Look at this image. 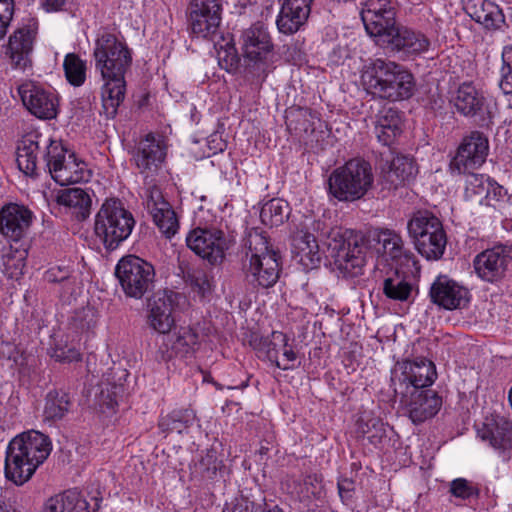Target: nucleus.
I'll return each mask as SVG.
<instances>
[{
  "label": "nucleus",
  "instance_id": "nucleus-17",
  "mask_svg": "<svg viewBox=\"0 0 512 512\" xmlns=\"http://www.w3.org/2000/svg\"><path fill=\"white\" fill-rule=\"evenodd\" d=\"M452 103L458 113L474 118L479 126H488L492 123L489 105L472 83L461 84L452 97Z\"/></svg>",
  "mask_w": 512,
  "mask_h": 512
},
{
  "label": "nucleus",
  "instance_id": "nucleus-3",
  "mask_svg": "<svg viewBox=\"0 0 512 512\" xmlns=\"http://www.w3.org/2000/svg\"><path fill=\"white\" fill-rule=\"evenodd\" d=\"M95 67L100 72L104 85L102 105L108 118H114L125 99V75L132 65V51L124 41L110 32L101 33L93 51Z\"/></svg>",
  "mask_w": 512,
  "mask_h": 512
},
{
  "label": "nucleus",
  "instance_id": "nucleus-50",
  "mask_svg": "<svg viewBox=\"0 0 512 512\" xmlns=\"http://www.w3.org/2000/svg\"><path fill=\"white\" fill-rule=\"evenodd\" d=\"M503 67L500 88L505 94H512V46L506 47L502 53Z\"/></svg>",
  "mask_w": 512,
  "mask_h": 512
},
{
  "label": "nucleus",
  "instance_id": "nucleus-51",
  "mask_svg": "<svg viewBox=\"0 0 512 512\" xmlns=\"http://www.w3.org/2000/svg\"><path fill=\"white\" fill-rule=\"evenodd\" d=\"M188 10L195 16H201V13H214L222 16V3L221 0H190Z\"/></svg>",
  "mask_w": 512,
  "mask_h": 512
},
{
  "label": "nucleus",
  "instance_id": "nucleus-57",
  "mask_svg": "<svg viewBox=\"0 0 512 512\" xmlns=\"http://www.w3.org/2000/svg\"><path fill=\"white\" fill-rule=\"evenodd\" d=\"M13 11L12 0H0V23L9 26L13 16Z\"/></svg>",
  "mask_w": 512,
  "mask_h": 512
},
{
  "label": "nucleus",
  "instance_id": "nucleus-13",
  "mask_svg": "<svg viewBox=\"0 0 512 512\" xmlns=\"http://www.w3.org/2000/svg\"><path fill=\"white\" fill-rule=\"evenodd\" d=\"M436 377L434 363L426 358H417L396 364L391 373V386L394 395L405 397L410 391L427 390Z\"/></svg>",
  "mask_w": 512,
  "mask_h": 512
},
{
  "label": "nucleus",
  "instance_id": "nucleus-12",
  "mask_svg": "<svg viewBox=\"0 0 512 512\" xmlns=\"http://www.w3.org/2000/svg\"><path fill=\"white\" fill-rule=\"evenodd\" d=\"M115 276L124 294L137 300L152 292L156 284L154 266L135 255L124 256L118 261Z\"/></svg>",
  "mask_w": 512,
  "mask_h": 512
},
{
  "label": "nucleus",
  "instance_id": "nucleus-9",
  "mask_svg": "<svg viewBox=\"0 0 512 512\" xmlns=\"http://www.w3.org/2000/svg\"><path fill=\"white\" fill-rule=\"evenodd\" d=\"M373 182L370 163L361 158H353L330 174L328 189L338 201L354 202L365 197Z\"/></svg>",
  "mask_w": 512,
  "mask_h": 512
},
{
  "label": "nucleus",
  "instance_id": "nucleus-16",
  "mask_svg": "<svg viewBox=\"0 0 512 512\" xmlns=\"http://www.w3.org/2000/svg\"><path fill=\"white\" fill-rule=\"evenodd\" d=\"M511 261L512 246L499 244L477 254L473 260V267L480 279L496 283L504 278Z\"/></svg>",
  "mask_w": 512,
  "mask_h": 512
},
{
  "label": "nucleus",
  "instance_id": "nucleus-19",
  "mask_svg": "<svg viewBox=\"0 0 512 512\" xmlns=\"http://www.w3.org/2000/svg\"><path fill=\"white\" fill-rule=\"evenodd\" d=\"M181 298V294L171 290L156 292L148 304L149 326L161 334L169 333L175 322L172 313Z\"/></svg>",
  "mask_w": 512,
  "mask_h": 512
},
{
  "label": "nucleus",
  "instance_id": "nucleus-63",
  "mask_svg": "<svg viewBox=\"0 0 512 512\" xmlns=\"http://www.w3.org/2000/svg\"><path fill=\"white\" fill-rule=\"evenodd\" d=\"M0 512H18L11 503H0Z\"/></svg>",
  "mask_w": 512,
  "mask_h": 512
},
{
  "label": "nucleus",
  "instance_id": "nucleus-56",
  "mask_svg": "<svg viewBox=\"0 0 512 512\" xmlns=\"http://www.w3.org/2000/svg\"><path fill=\"white\" fill-rule=\"evenodd\" d=\"M489 194L485 195L484 199L486 205H492L491 201L503 200L507 194V191L500 186L496 181L490 180Z\"/></svg>",
  "mask_w": 512,
  "mask_h": 512
},
{
  "label": "nucleus",
  "instance_id": "nucleus-2",
  "mask_svg": "<svg viewBox=\"0 0 512 512\" xmlns=\"http://www.w3.org/2000/svg\"><path fill=\"white\" fill-rule=\"evenodd\" d=\"M396 14L397 5L392 0H367L360 15L366 32L379 46L407 57L428 51V37L398 24Z\"/></svg>",
  "mask_w": 512,
  "mask_h": 512
},
{
  "label": "nucleus",
  "instance_id": "nucleus-20",
  "mask_svg": "<svg viewBox=\"0 0 512 512\" xmlns=\"http://www.w3.org/2000/svg\"><path fill=\"white\" fill-rule=\"evenodd\" d=\"M33 212L26 206L8 203L0 209V234L18 242L28 235L33 222Z\"/></svg>",
  "mask_w": 512,
  "mask_h": 512
},
{
  "label": "nucleus",
  "instance_id": "nucleus-7",
  "mask_svg": "<svg viewBox=\"0 0 512 512\" xmlns=\"http://www.w3.org/2000/svg\"><path fill=\"white\" fill-rule=\"evenodd\" d=\"M362 80L373 95L389 101L409 99L415 89L414 77L407 68L380 58L366 67Z\"/></svg>",
  "mask_w": 512,
  "mask_h": 512
},
{
  "label": "nucleus",
  "instance_id": "nucleus-4",
  "mask_svg": "<svg viewBox=\"0 0 512 512\" xmlns=\"http://www.w3.org/2000/svg\"><path fill=\"white\" fill-rule=\"evenodd\" d=\"M51 450L49 437L39 431L29 430L17 435L6 450V478L16 485L24 484L47 459Z\"/></svg>",
  "mask_w": 512,
  "mask_h": 512
},
{
  "label": "nucleus",
  "instance_id": "nucleus-14",
  "mask_svg": "<svg viewBox=\"0 0 512 512\" xmlns=\"http://www.w3.org/2000/svg\"><path fill=\"white\" fill-rule=\"evenodd\" d=\"M187 246L210 264H220L230 247V240L216 227H196L186 237Z\"/></svg>",
  "mask_w": 512,
  "mask_h": 512
},
{
  "label": "nucleus",
  "instance_id": "nucleus-55",
  "mask_svg": "<svg viewBox=\"0 0 512 512\" xmlns=\"http://www.w3.org/2000/svg\"><path fill=\"white\" fill-rule=\"evenodd\" d=\"M97 402L102 412H114L118 404L114 392L109 388L101 390L97 397Z\"/></svg>",
  "mask_w": 512,
  "mask_h": 512
},
{
  "label": "nucleus",
  "instance_id": "nucleus-44",
  "mask_svg": "<svg viewBox=\"0 0 512 512\" xmlns=\"http://www.w3.org/2000/svg\"><path fill=\"white\" fill-rule=\"evenodd\" d=\"M97 321V310L94 307L86 306L74 312L69 324L76 332L83 333L93 330Z\"/></svg>",
  "mask_w": 512,
  "mask_h": 512
},
{
  "label": "nucleus",
  "instance_id": "nucleus-45",
  "mask_svg": "<svg viewBox=\"0 0 512 512\" xmlns=\"http://www.w3.org/2000/svg\"><path fill=\"white\" fill-rule=\"evenodd\" d=\"M198 334L189 327H181L175 334L172 342V351L185 356L196 350L198 346Z\"/></svg>",
  "mask_w": 512,
  "mask_h": 512
},
{
  "label": "nucleus",
  "instance_id": "nucleus-1",
  "mask_svg": "<svg viewBox=\"0 0 512 512\" xmlns=\"http://www.w3.org/2000/svg\"><path fill=\"white\" fill-rule=\"evenodd\" d=\"M39 155L53 180L61 186L89 180L90 172L84 161L77 160L75 154L69 153L59 142L38 133L26 135L18 146L19 169L26 175L35 176Z\"/></svg>",
  "mask_w": 512,
  "mask_h": 512
},
{
  "label": "nucleus",
  "instance_id": "nucleus-64",
  "mask_svg": "<svg viewBox=\"0 0 512 512\" xmlns=\"http://www.w3.org/2000/svg\"><path fill=\"white\" fill-rule=\"evenodd\" d=\"M8 25L0 23V40L6 35Z\"/></svg>",
  "mask_w": 512,
  "mask_h": 512
},
{
  "label": "nucleus",
  "instance_id": "nucleus-30",
  "mask_svg": "<svg viewBox=\"0 0 512 512\" xmlns=\"http://www.w3.org/2000/svg\"><path fill=\"white\" fill-rule=\"evenodd\" d=\"M286 336L280 331H273L270 337L252 331L248 336V343L259 357H265L282 370H292L295 365H288V363H280L279 361L280 350L281 347L285 346Z\"/></svg>",
  "mask_w": 512,
  "mask_h": 512
},
{
  "label": "nucleus",
  "instance_id": "nucleus-10",
  "mask_svg": "<svg viewBox=\"0 0 512 512\" xmlns=\"http://www.w3.org/2000/svg\"><path fill=\"white\" fill-rule=\"evenodd\" d=\"M135 219L118 199L106 200L95 217L94 232L106 250L117 249L132 233Z\"/></svg>",
  "mask_w": 512,
  "mask_h": 512
},
{
  "label": "nucleus",
  "instance_id": "nucleus-26",
  "mask_svg": "<svg viewBox=\"0 0 512 512\" xmlns=\"http://www.w3.org/2000/svg\"><path fill=\"white\" fill-rule=\"evenodd\" d=\"M166 157V146L161 138L153 133L142 138L133 150L132 160L140 173L154 172L159 169Z\"/></svg>",
  "mask_w": 512,
  "mask_h": 512
},
{
  "label": "nucleus",
  "instance_id": "nucleus-23",
  "mask_svg": "<svg viewBox=\"0 0 512 512\" xmlns=\"http://www.w3.org/2000/svg\"><path fill=\"white\" fill-rule=\"evenodd\" d=\"M37 34V23L31 21L16 29L9 37L6 54L14 68L25 70L31 66V54Z\"/></svg>",
  "mask_w": 512,
  "mask_h": 512
},
{
  "label": "nucleus",
  "instance_id": "nucleus-6",
  "mask_svg": "<svg viewBox=\"0 0 512 512\" xmlns=\"http://www.w3.org/2000/svg\"><path fill=\"white\" fill-rule=\"evenodd\" d=\"M311 233H316L318 239L324 240L329 256L333 258L334 265L344 277H356L362 274L365 264L364 235L354 230L327 231L326 223L314 221Z\"/></svg>",
  "mask_w": 512,
  "mask_h": 512
},
{
  "label": "nucleus",
  "instance_id": "nucleus-41",
  "mask_svg": "<svg viewBox=\"0 0 512 512\" xmlns=\"http://www.w3.org/2000/svg\"><path fill=\"white\" fill-rule=\"evenodd\" d=\"M183 279L194 292L202 298H205L211 293L212 286L210 279L205 270L195 267H187L182 270Z\"/></svg>",
  "mask_w": 512,
  "mask_h": 512
},
{
  "label": "nucleus",
  "instance_id": "nucleus-42",
  "mask_svg": "<svg viewBox=\"0 0 512 512\" xmlns=\"http://www.w3.org/2000/svg\"><path fill=\"white\" fill-rule=\"evenodd\" d=\"M412 290L411 283L399 276L386 278L383 283L384 295L394 301H407Z\"/></svg>",
  "mask_w": 512,
  "mask_h": 512
},
{
  "label": "nucleus",
  "instance_id": "nucleus-39",
  "mask_svg": "<svg viewBox=\"0 0 512 512\" xmlns=\"http://www.w3.org/2000/svg\"><path fill=\"white\" fill-rule=\"evenodd\" d=\"M74 273L73 265H54L45 271L43 279L47 283L60 285L64 293H70L76 283Z\"/></svg>",
  "mask_w": 512,
  "mask_h": 512
},
{
  "label": "nucleus",
  "instance_id": "nucleus-49",
  "mask_svg": "<svg viewBox=\"0 0 512 512\" xmlns=\"http://www.w3.org/2000/svg\"><path fill=\"white\" fill-rule=\"evenodd\" d=\"M450 493L463 500L477 498L479 496V489L472 482L465 478H457L450 483Z\"/></svg>",
  "mask_w": 512,
  "mask_h": 512
},
{
  "label": "nucleus",
  "instance_id": "nucleus-18",
  "mask_svg": "<svg viewBox=\"0 0 512 512\" xmlns=\"http://www.w3.org/2000/svg\"><path fill=\"white\" fill-rule=\"evenodd\" d=\"M18 93L27 110L39 119H53L58 113L57 96L34 81H26L18 87Z\"/></svg>",
  "mask_w": 512,
  "mask_h": 512
},
{
  "label": "nucleus",
  "instance_id": "nucleus-58",
  "mask_svg": "<svg viewBox=\"0 0 512 512\" xmlns=\"http://www.w3.org/2000/svg\"><path fill=\"white\" fill-rule=\"evenodd\" d=\"M354 488V481L351 479L345 478L338 482V492L342 500L351 499Z\"/></svg>",
  "mask_w": 512,
  "mask_h": 512
},
{
  "label": "nucleus",
  "instance_id": "nucleus-11",
  "mask_svg": "<svg viewBox=\"0 0 512 512\" xmlns=\"http://www.w3.org/2000/svg\"><path fill=\"white\" fill-rule=\"evenodd\" d=\"M415 248L427 260H439L446 249L447 236L438 217L429 211H418L407 223Z\"/></svg>",
  "mask_w": 512,
  "mask_h": 512
},
{
  "label": "nucleus",
  "instance_id": "nucleus-53",
  "mask_svg": "<svg viewBox=\"0 0 512 512\" xmlns=\"http://www.w3.org/2000/svg\"><path fill=\"white\" fill-rule=\"evenodd\" d=\"M319 241L322 239H318L317 236L314 235V238H311V243L305 254V262H302L304 265L314 268L321 261V254L319 249Z\"/></svg>",
  "mask_w": 512,
  "mask_h": 512
},
{
  "label": "nucleus",
  "instance_id": "nucleus-33",
  "mask_svg": "<svg viewBox=\"0 0 512 512\" xmlns=\"http://www.w3.org/2000/svg\"><path fill=\"white\" fill-rule=\"evenodd\" d=\"M469 15L486 29L497 30L505 25V16L501 8L491 1H481L469 7Z\"/></svg>",
  "mask_w": 512,
  "mask_h": 512
},
{
  "label": "nucleus",
  "instance_id": "nucleus-60",
  "mask_svg": "<svg viewBox=\"0 0 512 512\" xmlns=\"http://www.w3.org/2000/svg\"><path fill=\"white\" fill-rule=\"evenodd\" d=\"M65 3L66 0H40V5L46 12L60 11Z\"/></svg>",
  "mask_w": 512,
  "mask_h": 512
},
{
  "label": "nucleus",
  "instance_id": "nucleus-8",
  "mask_svg": "<svg viewBox=\"0 0 512 512\" xmlns=\"http://www.w3.org/2000/svg\"><path fill=\"white\" fill-rule=\"evenodd\" d=\"M241 40L245 60L243 77L251 84L261 85L275 68L271 37L258 22L243 31Z\"/></svg>",
  "mask_w": 512,
  "mask_h": 512
},
{
  "label": "nucleus",
  "instance_id": "nucleus-28",
  "mask_svg": "<svg viewBox=\"0 0 512 512\" xmlns=\"http://www.w3.org/2000/svg\"><path fill=\"white\" fill-rule=\"evenodd\" d=\"M313 0H283L276 20L278 30L292 35L307 22Z\"/></svg>",
  "mask_w": 512,
  "mask_h": 512
},
{
  "label": "nucleus",
  "instance_id": "nucleus-27",
  "mask_svg": "<svg viewBox=\"0 0 512 512\" xmlns=\"http://www.w3.org/2000/svg\"><path fill=\"white\" fill-rule=\"evenodd\" d=\"M418 173L414 158L406 155L395 156L388 169H383L380 177L381 191L391 192L411 183Z\"/></svg>",
  "mask_w": 512,
  "mask_h": 512
},
{
  "label": "nucleus",
  "instance_id": "nucleus-61",
  "mask_svg": "<svg viewBox=\"0 0 512 512\" xmlns=\"http://www.w3.org/2000/svg\"><path fill=\"white\" fill-rule=\"evenodd\" d=\"M42 512H64L58 495L50 497L44 504Z\"/></svg>",
  "mask_w": 512,
  "mask_h": 512
},
{
  "label": "nucleus",
  "instance_id": "nucleus-35",
  "mask_svg": "<svg viewBox=\"0 0 512 512\" xmlns=\"http://www.w3.org/2000/svg\"><path fill=\"white\" fill-rule=\"evenodd\" d=\"M221 20L222 16L214 13H201V16L189 13L188 17L191 33L198 38L210 40L217 36Z\"/></svg>",
  "mask_w": 512,
  "mask_h": 512
},
{
  "label": "nucleus",
  "instance_id": "nucleus-15",
  "mask_svg": "<svg viewBox=\"0 0 512 512\" xmlns=\"http://www.w3.org/2000/svg\"><path fill=\"white\" fill-rule=\"evenodd\" d=\"M489 141L480 131H471L461 140L449 168L451 173L465 174L481 167L488 156Z\"/></svg>",
  "mask_w": 512,
  "mask_h": 512
},
{
  "label": "nucleus",
  "instance_id": "nucleus-40",
  "mask_svg": "<svg viewBox=\"0 0 512 512\" xmlns=\"http://www.w3.org/2000/svg\"><path fill=\"white\" fill-rule=\"evenodd\" d=\"M67 81L75 86H81L86 80V62L75 53H68L63 62Z\"/></svg>",
  "mask_w": 512,
  "mask_h": 512
},
{
  "label": "nucleus",
  "instance_id": "nucleus-47",
  "mask_svg": "<svg viewBox=\"0 0 512 512\" xmlns=\"http://www.w3.org/2000/svg\"><path fill=\"white\" fill-rule=\"evenodd\" d=\"M195 418L196 415L192 409H177L173 410L166 419H163L160 425H166L170 430L181 433L183 429L193 425Z\"/></svg>",
  "mask_w": 512,
  "mask_h": 512
},
{
  "label": "nucleus",
  "instance_id": "nucleus-21",
  "mask_svg": "<svg viewBox=\"0 0 512 512\" xmlns=\"http://www.w3.org/2000/svg\"><path fill=\"white\" fill-rule=\"evenodd\" d=\"M433 304L445 310L464 308L470 301L469 290L446 275L438 276L429 290Z\"/></svg>",
  "mask_w": 512,
  "mask_h": 512
},
{
  "label": "nucleus",
  "instance_id": "nucleus-5",
  "mask_svg": "<svg viewBox=\"0 0 512 512\" xmlns=\"http://www.w3.org/2000/svg\"><path fill=\"white\" fill-rule=\"evenodd\" d=\"M245 256L242 272L245 283L252 289L273 287L279 279V255L270 248L269 241L257 228L250 229L243 241Z\"/></svg>",
  "mask_w": 512,
  "mask_h": 512
},
{
  "label": "nucleus",
  "instance_id": "nucleus-59",
  "mask_svg": "<svg viewBox=\"0 0 512 512\" xmlns=\"http://www.w3.org/2000/svg\"><path fill=\"white\" fill-rule=\"evenodd\" d=\"M280 353L282 354V361L280 363H288V365H294L297 359V354L293 350V347L289 344V339L286 336L285 346L281 347Z\"/></svg>",
  "mask_w": 512,
  "mask_h": 512
},
{
  "label": "nucleus",
  "instance_id": "nucleus-25",
  "mask_svg": "<svg viewBox=\"0 0 512 512\" xmlns=\"http://www.w3.org/2000/svg\"><path fill=\"white\" fill-rule=\"evenodd\" d=\"M146 207L159 230L167 238L174 236L179 227L177 215L156 186L146 191Z\"/></svg>",
  "mask_w": 512,
  "mask_h": 512
},
{
  "label": "nucleus",
  "instance_id": "nucleus-24",
  "mask_svg": "<svg viewBox=\"0 0 512 512\" xmlns=\"http://www.w3.org/2000/svg\"><path fill=\"white\" fill-rule=\"evenodd\" d=\"M407 394L405 397H402V395H395V397H398L401 405L407 409L409 418L414 424L422 423L434 417L442 405L441 398L430 389L417 392L410 391Z\"/></svg>",
  "mask_w": 512,
  "mask_h": 512
},
{
  "label": "nucleus",
  "instance_id": "nucleus-62",
  "mask_svg": "<svg viewBox=\"0 0 512 512\" xmlns=\"http://www.w3.org/2000/svg\"><path fill=\"white\" fill-rule=\"evenodd\" d=\"M320 479L319 477L314 474V475H307L305 478H304V485L307 487L308 485L312 486L313 488H315V483H320Z\"/></svg>",
  "mask_w": 512,
  "mask_h": 512
},
{
  "label": "nucleus",
  "instance_id": "nucleus-37",
  "mask_svg": "<svg viewBox=\"0 0 512 512\" xmlns=\"http://www.w3.org/2000/svg\"><path fill=\"white\" fill-rule=\"evenodd\" d=\"M356 433L358 436L367 438L373 445L381 443L382 439L386 437V429L384 423L380 418L373 416L369 412H364L360 415L356 422Z\"/></svg>",
  "mask_w": 512,
  "mask_h": 512
},
{
  "label": "nucleus",
  "instance_id": "nucleus-29",
  "mask_svg": "<svg viewBox=\"0 0 512 512\" xmlns=\"http://www.w3.org/2000/svg\"><path fill=\"white\" fill-rule=\"evenodd\" d=\"M477 435L493 448L506 450L512 446V423L499 415L486 417Z\"/></svg>",
  "mask_w": 512,
  "mask_h": 512
},
{
  "label": "nucleus",
  "instance_id": "nucleus-43",
  "mask_svg": "<svg viewBox=\"0 0 512 512\" xmlns=\"http://www.w3.org/2000/svg\"><path fill=\"white\" fill-rule=\"evenodd\" d=\"M465 196L468 199L478 198L482 203L485 195L489 194L490 177L483 174L466 173Z\"/></svg>",
  "mask_w": 512,
  "mask_h": 512
},
{
  "label": "nucleus",
  "instance_id": "nucleus-31",
  "mask_svg": "<svg viewBox=\"0 0 512 512\" xmlns=\"http://www.w3.org/2000/svg\"><path fill=\"white\" fill-rule=\"evenodd\" d=\"M372 237L381 245L382 254L386 260H391L398 265H407L410 261H413V253L405 248L401 235L396 231L376 229Z\"/></svg>",
  "mask_w": 512,
  "mask_h": 512
},
{
  "label": "nucleus",
  "instance_id": "nucleus-54",
  "mask_svg": "<svg viewBox=\"0 0 512 512\" xmlns=\"http://www.w3.org/2000/svg\"><path fill=\"white\" fill-rule=\"evenodd\" d=\"M314 235L310 231L301 230L293 239V245L298 250L301 262H305V254Z\"/></svg>",
  "mask_w": 512,
  "mask_h": 512
},
{
  "label": "nucleus",
  "instance_id": "nucleus-52",
  "mask_svg": "<svg viewBox=\"0 0 512 512\" xmlns=\"http://www.w3.org/2000/svg\"><path fill=\"white\" fill-rule=\"evenodd\" d=\"M52 357L58 362H78L81 360V353L74 347L67 345H56L53 349Z\"/></svg>",
  "mask_w": 512,
  "mask_h": 512
},
{
  "label": "nucleus",
  "instance_id": "nucleus-38",
  "mask_svg": "<svg viewBox=\"0 0 512 512\" xmlns=\"http://www.w3.org/2000/svg\"><path fill=\"white\" fill-rule=\"evenodd\" d=\"M289 216V205L280 198L266 202L260 211L261 222L269 227H277L284 223Z\"/></svg>",
  "mask_w": 512,
  "mask_h": 512
},
{
  "label": "nucleus",
  "instance_id": "nucleus-34",
  "mask_svg": "<svg viewBox=\"0 0 512 512\" xmlns=\"http://www.w3.org/2000/svg\"><path fill=\"white\" fill-rule=\"evenodd\" d=\"M57 203L69 208L80 221L85 220L91 209V198L81 188H69L57 195Z\"/></svg>",
  "mask_w": 512,
  "mask_h": 512
},
{
  "label": "nucleus",
  "instance_id": "nucleus-32",
  "mask_svg": "<svg viewBox=\"0 0 512 512\" xmlns=\"http://www.w3.org/2000/svg\"><path fill=\"white\" fill-rule=\"evenodd\" d=\"M402 133V121L399 111L385 108L377 115L375 134L378 141L384 146H392Z\"/></svg>",
  "mask_w": 512,
  "mask_h": 512
},
{
  "label": "nucleus",
  "instance_id": "nucleus-48",
  "mask_svg": "<svg viewBox=\"0 0 512 512\" xmlns=\"http://www.w3.org/2000/svg\"><path fill=\"white\" fill-rule=\"evenodd\" d=\"M217 54L219 66L228 73H236L239 69L240 58L235 46L227 43L225 46L220 47Z\"/></svg>",
  "mask_w": 512,
  "mask_h": 512
},
{
  "label": "nucleus",
  "instance_id": "nucleus-36",
  "mask_svg": "<svg viewBox=\"0 0 512 512\" xmlns=\"http://www.w3.org/2000/svg\"><path fill=\"white\" fill-rule=\"evenodd\" d=\"M69 393L63 390H52L46 396L44 417L46 420L58 421L65 417L72 406Z\"/></svg>",
  "mask_w": 512,
  "mask_h": 512
},
{
  "label": "nucleus",
  "instance_id": "nucleus-46",
  "mask_svg": "<svg viewBox=\"0 0 512 512\" xmlns=\"http://www.w3.org/2000/svg\"><path fill=\"white\" fill-rule=\"evenodd\" d=\"M57 495L64 512H91L89 503L77 489H68Z\"/></svg>",
  "mask_w": 512,
  "mask_h": 512
},
{
  "label": "nucleus",
  "instance_id": "nucleus-22",
  "mask_svg": "<svg viewBox=\"0 0 512 512\" xmlns=\"http://www.w3.org/2000/svg\"><path fill=\"white\" fill-rule=\"evenodd\" d=\"M287 127L296 135L310 142H322L328 135L327 124L321 120L319 113L309 108H297L287 116Z\"/></svg>",
  "mask_w": 512,
  "mask_h": 512
}]
</instances>
